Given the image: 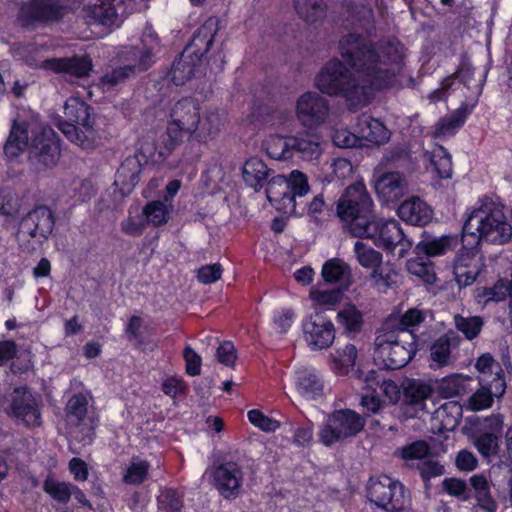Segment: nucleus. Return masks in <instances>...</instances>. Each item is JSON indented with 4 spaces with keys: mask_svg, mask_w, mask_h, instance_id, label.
I'll use <instances>...</instances> for the list:
<instances>
[{
    "mask_svg": "<svg viewBox=\"0 0 512 512\" xmlns=\"http://www.w3.org/2000/svg\"><path fill=\"white\" fill-rule=\"evenodd\" d=\"M249 422L264 432H275L280 428V422L266 416L259 409H251L247 413Z\"/></svg>",
    "mask_w": 512,
    "mask_h": 512,
    "instance_id": "nucleus-58",
    "label": "nucleus"
},
{
    "mask_svg": "<svg viewBox=\"0 0 512 512\" xmlns=\"http://www.w3.org/2000/svg\"><path fill=\"white\" fill-rule=\"evenodd\" d=\"M170 118L176 128H199V103L191 97L180 99L171 109Z\"/></svg>",
    "mask_w": 512,
    "mask_h": 512,
    "instance_id": "nucleus-24",
    "label": "nucleus"
},
{
    "mask_svg": "<svg viewBox=\"0 0 512 512\" xmlns=\"http://www.w3.org/2000/svg\"><path fill=\"white\" fill-rule=\"evenodd\" d=\"M459 238L457 235H442L441 237L425 238L419 241L415 248L414 253L417 256H424L429 259L430 257H438L453 251L459 245Z\"/></svg>",
    "mask_w": 512,
    "mask_h": 512,
    "instance_id": "nucleus-27",
    "label": "nucleus"
},
{
    "mask_svg": "<svg viewBox=\"0 0 512 512\" xmlns=\"http://www.w3.org/2000/svg\"><path fill=\"white\" fill-rule=\"evenodd\" d=\"M72 484L71 482L57 481L48 475L43 481L42 489L54 501L66 505L71 499Z\"/></svg>",
    "mask_w": 512,
    "mask_h": 512,
    "instance_id": "nucleus-41",
    "label": "nucleus"
},
{
    "mask_svg": "<svg viewBox=\"0 0 512 512\" xmlns=\"http://www.w3.org/2000/svg\"><path fill=\"white\" fill-rule=\"evenodd\" d=\"M295 389L306 400H318L324 395V379L316 369L304 368L296 373Z\"/></svg>",
    "mask_w": 512,
    "mask_h": 512,
    "instance_id": "nucleus-23",
    "label": "nucleus"
},
{
    "mask_svg": "<svg viewBox=\"0 0 512 512\" xmlns=\"http://www.w3.org/2000/svg\"><path fill=\"white\" fill-rule=\"evenodd\" d=\"M274 170L259 157L248 158L242 167V178L244 183L256 192L264 188L267 181L274 174Z\"/></svg>",
    "mask_w": 512,
    "mask_h": 512,
    "instance_id": "nucleus-25",
    "label": "nucleus"
},
{
    "mask_svg": "<svg viewBox=\"0 0 512 512\" xmlns=\"http://www.w3.org/2000/svg\"><path fill=\"white\" fill-rule=\"evenodd\" d=\"M150 463L147 460L134 457L123 475V482L127 485H140L149 475Z\"/></svg>",
    "mask_w": 512,
    "mask_h": 512,
    "instance_id": "nucleus-48",
    "label": "nucleus"
},
{
    "mask_svg": "<svg viewBox=\"0 0 512 512\" xmlns=\"http://www.w3.org/2000/svg\"><path fill=\"white\" fill-rule=\"evenodd\" d=\"M183 358L186 374L192 377L200 375L202 358L191 346L188 345L184 348Z\"/></svg>",
    "mask_w": 512,
    "mask_h": 512,
    "instance_id": "nucleus-64",
    "label": "nucleus"
},
{
    "mask_svg": "<svg viewBox=\"0 0 512 512\" xmlns=\"http://www.w3.org/2000/svg\"><path fill=\"white\" fill-rule=\"evenodd\" d=\"M336 320L347 335L353 336L361 332L364 324L363 313L354 304H346L339 310Z\"/></svg>",
    "mask_w": 512,
    "mask_h": 512,
    "instance_id": "nucleus-35",
    "label": "nucleus"
},
{
    "mask_svg": "<svg viewBox=\"0 0 512 512\" xmlns=\"http://www.w3.org/2000/svg\"><path fill=\"white\" fill-rule=\"evenodd\" d=\"M367 233L362 238H368L388 253L403 258L412 248V241L404 234L401 224L395 219L379 218L376 215L367 223Z\"/></svg>",
    "mask_w": 512,
    "mask_h": 512,
    "instance_id": "nucleus-6",
    "label": "nucleus"
},
{
    "mask_svg": "<svg viewBox=\"0 0 512 512\" xmlns=\"http://www.w3.org/2000/svg\"><path fill=\"white\" fill-rule=\"evenodd\" d=\"M291 137L273 134L266 137L261 145L266 155L273 160L292 159Z\"/></svg>",
    "mask_w": 512,
    "mask_h": 512,
    "instance_id": "nucleus-31",
    "label": "nucleus"
},
{
    "mask_svg": "<svg viewBox=\"0 0 512 512\" xmlns=\"http://www.w3.org/2000/svg\"><path fill=\"white\" fill-rule=\"evenodd\" d=\"M65 414L68 420L79 425L84 421L88 411V400L83 393L73 394L66 403Z\"/></svg>",
    "mask_w": 512,
    "mask_h": 512,
    "instance_id": "nucleus-46",
    "label": "nucleus"
},
{
    "mask_svg": "<svg viewBox=\"0 0 512 512\" xmlns=\"http://www.w3.org/2000/svg\"><path fill=\"white\" fill-rule=\"evenodd\" d=\"M345 62L329 59L316 74L315 87L324 95L341 97L350 111L368 106L375 92L395 87L403 66V56L391 43L380 46L368 37L348 33L338 42Z\"/></svg>",
    "mask_w": 512,
    "mask_h": 512,
    "instance_id": "nucleus-1",
    "label": "nucleus"
},
{
    "mask_svg": "<svg viewBox=\"0 0 512 512\" xmlns=\"http://www.w3.org/2000/svg\"><path fill=\"white\" fill-rule=\"evenodd\" d=\"M66 13V6L61 0H31L20 10L24 26L47 25L61 21Z\"/></svg>",
    "mask_w": 512,
    "mask_h": 512,
    "instance_id": "nucleus-12",
    "label": "nucleus"
},
{
    "mask_svg": "<svg viewBox=\"0 0 512 512\" xmlns=\"http://www.w3.org/2000/svg\"><path fill=\"white\" fill-rule=\"evenodd\" d=\"M55 212L47 205H36L23 215L18 224L17 239L23 252L33 253L49 239L55 228Z\"/></svg>",
    "mask_w": 512,
    "mask_h": 512,
    "instance_id": "nucleus-5",
    "label": "nucleus"
},
{
    "mask_svg": "<svg viewBox=\"0 0 512 512\" xmlns=\"http://www.w3.org/2000/svg\"><path fill=\"white\" fill-rule=\"evenodd\" d=\"M303 338L312 351L328 349L336 336L333 321L324 312H314L301 323Z\"/></svg>",
    "mask_w": 512,
    "mask_h": 512,
    "instance_id": "nucleus-10",
    "label": "nucleus"
},
{
    "mask_svg": "<svg viewBox=\"0 0 512 512\" xmlns=\"http://www.w3.org/2000/svg\"><path fill=\"white\" fill-rule=\"evenodd\" d=\"M67 140L84 150L96 148L101 143L100 130H60Z\"/></svg>",
    "mask_w": 512,
    "mask_h": 512,
    "instance_id": "nucleus-42",
    "label": "nucleus"
},
{
    "mask_svg": "<svg viewBox=\"0 0 512 512\" xmlns=\"http://www.w3.org/2000/svg\"><path fill=\"white\" fill-rule=\"evenodd\" d=\"M31 130H10V134L4 145V154L9 159L18 157L25 150L29 151Z\"/></svg>",
    "mask_w": 512,
    "mask_h": 512,
    "instance_id": "nucleus-40",
    "label": "nucleus"
},
{
    "mask_svg": "<svg viewBox=\"0 0 512 512\" xmlns=\"http://www.w3.org/2000/svg\"><path fill=\"white\" fill-rule=\"evenodd\" d=\"M213 22H205L194 33L189 44L173 61L170 76L176 86L184 85L191 80L200 67L204 55L211 49L217 29Z\"/></svg>",
    "mask_w": 512,
    "mask_h": 512,
    "instance_id": "nucleus-4",
    "label": "nucleus"
},
{
    "mask_svg": "<svg viewBox=\"0 0 512 512\" xmlns=\"http://www.w3.org/2000/svg\"><path fill=\"white\" fill-rule=\"evenodd\" d=\"M407 269L409 273L419 277L426 284H434L437 279L434 264L422 256L410 259L407 262Z\"/></svg>",
    "mask_w": 512,
    "mask_h": 512,
    "instance_id": "nucleus-49",
    "label": "nucleus"
},
{
    "mask_svg": "<svg viewBox=\"0 0 512 512\" xmlns=\"http://www.w3.org/2000/svg\"><path fill=\"white\" fill-rule=\"evenodd\" d=\"M399 273L390 263H381L370 273L371 285L379 292L386 293L387 290L397 286Z\"/></svg>",
    "mask_w": 512,
    "mask_h": 512,
    "instance_id": "nucleus-33",
    "label": "nucleus"
},
{
    "mask_svg": "<svg viewBox=\"0 0 512 512\" xmlns=\"http://www.w3.org/2000/svg\"><path fill=\"white\" fill-rule=\"evenodd\" d=\"M10 128H51L42 121L41 115L29 106H15L11 111Z\"/></svg>",
    "mask_w": 512,
    "mask_h": 512,
    "instance_id": "nucleus-32",
    "label": "nucleus"
},
{
    "mask_svg": "<svg viewBox=\"0 0 512 512\" xmlns=\"http://www.w3.org/2000/svg\"><path fill=\"white\" fill-rule=\"evenodd\" d=\"M431 449L425 440H415L407 445L397 448L394 456L403 460L407 466L415 460H423L430 455Z\"/></svg>",
    "mask_w": 512,
    "mask_h": 512,
    "instance_id": "nucleus-39",
    "label": "nucleus"
},
{
    "mask_svg": "<svg viewBox=\"0 0 512 512\" xmlns=\"http://www.w3.org/2000/svg\"><path fill=\"white\" fill-rule=\"evenodd\" d=\"M444 491L450 496L468 501L472 498L471 489H469L465 480L460 478L450 477L445 478L442 482Z\"/></svg>",
    "mask_w": 512,
    "mask_h": 512,
    "instance_id": "nucleus-56",
    "label": "nucleus"
},
{
    "mask_svg": "<svg viewBox=\"0 0 512 512\" xmlns=\"http://www.w3.org/2000/svg\"><path fill=\"white\" fill-rule=\"evenodd\" d=\"M507 297L511 298L512 306V289L509 281L506 279H499L492 287H484L477 295L479 303L500 302Z\"/></svg>",
    "mask_w": 512,
    "mask_h": 512,
    "instance_id": "nucleus-43",
    "label": "nucleus"
},
{
    "mask_svg": "<svg viewBox=\"0 0 512 512\" xmlns=\"http://www.w3.org/2000/svg\"><path fill=\"white\" fill-rule=\"evenodd\" d=\"M157 503L163 512H181L184 507L183 495L175 488H166L157 497Z\"/></svg>",
    "mask_w": 512,
    "mask_h": 512,
    "instance_id": "nucleus-53",
    "label": "nucleus"
},
{
    "mask_svg": "<svg viewBox=\"0 0 512 512\" xmlns=\"http://www.w3.org/2000/svg\"><path fill=\"white\" fill-rule=\"evenodd\" d=\"M499 436L494 432H483L475 437L474 446L478 452L489 457L498 451Z\"/></svg>",
    "mask_w": 512,
    "mask_h": 512,
    "instance_id": "nucleus-55",
    "label": "nucleus"
},
{
    "mask_svg": "<svg viewBox=\"0 0 512 512\" xmlns=\"http://www.w3.org/2000/svg\"><path fill=\"white\" fill-rule=\"evenodd\" d=\"M266 189V197L267 200L274 205L278 210H290V205H288V186H287V177L283 175H275V173L270 177V179L265 184Z\"/></svg>",
    "mask_w": 512,
    "mask_h": 512,
    "instance_id": "nucleus-29",
    "label": "nucleus"
},
{
    "mask_svg": "<svg viewBox=\"0 0 512 512\" xmlns=\"http://www.w3.org/2000/svg\"><path fill=\"white\" fill-rule=\"evenodd\" d=\"M43 67L55 74L82 79L90 75L93 70V61L88 54H74L66 57L48 58L43 62Z\"/></svg>",
    "mask_w": 512,
    "mask_h": 512,
    "instance_id": "nucleus-16",
    "label": "nucleus"
},
{
    "mask_svg": "<svg viewBox=\"0 0 512 512\" xmlns=\"http://www.w3.org/2000/svg\"><path fill=\"white\" fill-rule=\"evenodd\" d=\"M287 186L289 197H286V200L288 201V205H290V212H295L296 197H303L310 190L308 178L303 172L294 170L290 173L289 177H287Z\"/></svg>",
    "mask_w": 512,
    "mask_h": 512,
    "instance_id": "nucleus-38",
    "label": "nucleus"
},
{
    "mask_svg": "<svg viewBox=\"0 0 512 512\" xmlns=\"http://www.w3.org/2000/svg\"><path fill=\"white\" fill-rule=\"evenodd\" d=\"M331 172L327 174L324 181L333 182L335 179L344 180L353 173V166L346 158H335L330 164Z\"/></svg>",
    "mask_w": 512,
    "mask_h": 512,
    "instance_id": "nucleus-59",
    "label": "nucleus"
},
{
    "mask_svg": "<svg viewBox=\"0 0 512 512\" xmlns=\"http://www.w3.org/2000/svg\"><path fill=\"white\" fill-rule=\"evenodd\" d=\"M467 104L463 103L459 108L449 114L443 122L437 123L434 128H459L470 114Z\"/></svg>",
    "mask_w": 512,
    "mask_h": 512,
    "instance_id": "nucleus-62",
    "label": "nucleus"
},
{
    "mask_svg": "<svg viewBox=\"0 0 512 512\" xmlns=\"http://www.w3.org/2000/svg\"><path fill=\"white\" fill-rule=\"evenodd\" d=\"M29 158L43 168L54 167L61 156V140L56 130H31Z\"/></svg>",
    "mask_w": 512,
    "mask_h": 512,
    "instance_id": "nucleus-11",
    "label": "nucleus"
},
{
    "mask_svg": "<svg viewBox=\"0 0 512 512\" xmlns=\"http://www.w3.org/2000/svg\"><path fill=\"white\" fill-rule=\"evenodd\" d=\"M365 132L366 130H359ZM368 134H355L352 130H333L331 135L333 143L340 148H362L380 146L387 143L392 130H367Z\"/></svg>",
    "mask_w": 512,
    "mask_h": 512,
    "instance_id": "nucleus-15",
    "label": "nucleus"
},
{
    "mask_svg": "<svg viewBox=\"0 0 512 512\" xmlns=\"http://www.w3.org/2000/svg\"><path fill=\"white\" fill-rule=\"evenodd\" d=\"M42 400L29 387H16L9 405V415L27 429L39 428L43 424Z\"/></svg>",
    "mask_w": 512,
    "mask_h": 512,
    "instance_id": "nucleus-9",
    "label": "nucleus"
},
{
    "mask_svg": "<svg viewBox=\"0 0 512 512\" xmlns=\"http://www.w3.org/2000/svg\"><path fill=\"white\" fill-rule=\"evenodd\" d=\"M143 215L146 224L155 227L166 224L169 220V211L164 202L159 200L149 201L143 207Z\"/></svg>",
    "mask_w": 512,
    "mask_h": 512,
    "instance_id": "nucleus-50",
    "label": "nucleus"
},
{
    "mask_svg": "<svg viewBox=\"0 0 512 512\" xmlns=\"http://www.w3.org/2000/svg\"><path fill=\"white\" fill-rule=\"evenodd\" d=\"M432 393L431 384L420 379H408L403 387V402L410 406L421 405L432 396Z\"/></svg>",
    "mask_w": 512,
    "mask_h": 512,
    "instance_id": "nucleus-34",
    "label": "nucleus"
},
{
    "mask_svg": "<svg viewBox=\"0 0 512 512\" xmlns=\"http://www.w3.org/2000/svg\"><path fill=\"white\" fill-rule=\"evenodd\" d=\"M425 155L439 178L449 179L452 177V157L445 147L436 145L432 151L426 152Z\"/></svg>",
    "mask_w": 512,
    "mask_h": 512,
    "instance_id": "nucleus-36",
    "label": "nucleus"
},
{
    "mask_svg": "<svg viewBox=\"0 0 512 512\" xmlns=\"http://www.w3.org/2000/svg\"><path fill=\"white\" fill-rule=\"evenodd\" d=\"M374 187L383 202H398L407 192V181L398 171L384 172L375 180Z\"/></svg>",
    "mask_w": 512,
    "mask_h": 512,
    "instance_id": "nucleus-20",
    "label": "nucleus"
},
{
    "mask_svg": "<svg viewBox=\"0 0 512 512\" xmlns=\"http://www.w3.org/2000/svg\"><path fill=\"white\" fill-rule=\"evenodd\" d=\"M161 134L158 136V141L151 147L145 148L144 145H140L139 152L143 157L153 156L158 153L159 157L165 158L173 150L176 149L180 144L183 143L184 139L190 140L194 137L200 136L198 132L201 130H161Z\"/></svg>",
    "mask_w": 512,
    "mask_h": 512,
    "instance_id": "nucleus-18",
    "label": "nucleus"
},
{
    "mask_svg": "<svg viewBox=\"0 0 512 512\" xmlns=\"http://www.w3.org/2000/svg\"><path fill=\"white\" fill-rule=\"evenodd\" d=\"M330 105L327 99L316 92H305L296 101V116L305 128H313L325 122Z\"/></svg>",
    "mask_w": 512,
    "mask_h": 512,
    "instance_id": "nucleus-13",
    "label": "nucleus"
},
{
    "mask_svg": "<svg viewBox=\"0 0 512 512\" xmlns=\"http://www.w3.org/2000/svg\"><path fill=\"white\" fill-rule=\"evenodd\" d=\"M397 214L404 222L423 227L433 218L432 208L419 197L405 200L397 209Z\"/></svg>",
    "mask_w": 512,
    "mask_h": 512,
    "instance_id": "nucleus-22",
    "label": "nucleus"
},
{
    "mask_svg": "<svg viewBox=\"0 0 512 512\" xmlns=\"http://www.w3.org/2000/svg\"><path fill=\"white\" fill-rule=\"evenodd\" d=\"M477 248H469L462 244V249L453 261V275L459 287L472 285L481 272Z\"/></svg>",
    "mask_w": 512,
    "mask_h": 512,
    "instance_id": "nucleus-17",
    "label": "nucleus"
},
{
    "mask_svg": "<svg viewBox=\"0 0 512 512\" xmlns=\"http://www.w3.org/2000/svg\"><path fill=\"white\" fill-rule=\"evenodd\" d=\"M323 144L318 130H300L291 137L292 158L297 156L304 161L317 160L323 153Z\"/></svg>",
    "mask_w": 512,
    "mask_h": 512,
    "instance_id": "nucleus-19",
    "label": "nucleus"
},
{
    "mask_svg": "<svg viewBox=\"0 0 512 512\" xmlns=\"http://www.w3.org/2000/svg\"><path fill=\"white\" fill-rule=\"evenodd\" d=\"M342 295V290L336 288L332 290L312 291L310 297L316 305L328 308L337 305L341 301Z\"/></svg>",
    "mask_w": 512,
    "mask_h": 512,
    "instance_id": "nucleus-60",
    "label": "nucleus"
},
{
    "mask_svg": "<svg viewBox=\"0 0 512 512\" xmlns=\"http://www.w3.org/2000/svg\"><path fill=\"white\" fill-rule=\"evenodd\" d=\"M451 356V341L447 334L438 337L430 346V359L439 367L449 363Z\"/></svg>",
    "mask_w": 512,
    "mask_h": 512,
    "instance_id": "nucleus-52",
    "label": "nucleus"
},
{
    "mask_svg": "<svg viewBox=\"0 0 512 512\" xmlns=\"http://www.w3.org/2000/svg\"><path fill=\"white\" fill-rule=\"evenodd\" d=\"M212 475L214 486L224 499H235L240 495L244 474L236 462L219 464L214 468Z\"/></svg>",
    "mask_w": 512,
    "mask_h": 512,
    "instance_id": "nucleus-14",
    "label": "nucleus"
},
{
    "mask_svg": "<svg viewBox=\"0 0 512 512\" xmlns=\"http://www.w3.org/2000/svg\"><path fill=\"white\" fill-rule=\"evenodd\" d=\"M405 494V486L385 474L370 477L366 486L368 501L385 512H403L407 503Z\"/></svg>",
    "mask_w": 512,
    "mask_h": 512,
    "instance_id": "nucleus-8",
    "label": "nucleus"
},
{
    "mask_svg": "<svg viewBox=\"0 0 512 512\" xmlns=\"http://www.w3.org/2000/svg\"><path fill=\"white\" fill-rule=\"evenodd\" d=\"M347 268L341 260L333 258L324 263L321 275L326 283H338L344 278Z\"/></svg>",
    "mask_w": 512,
    "mask_h": 512,
    "instance_id": "nucleus-57",
    "label": "nucleus"
},
{
    "mask_svg": "<svg viewBox=\"0 0 512 512\" xmlns=\"http://www.w3.org/2000/svg\"><path fill=\"white\" fill-rule=\"evenodd\" d=\"M366 418L353 409H335L328 414L319 431L321 443L327 447L337 442L356 437L364 430Z\"/></svg>",
    "mask_w": 512,
    "mask_h": 512,
    "instance_id": "nucleus-7",
    "label": "nucleus"
},
{
    "mask_svg": "<svg viewBox=\"0 0 512 512\" xmlns=\"http://www.w3.org/2000/svg\"><path fill=\"white\" fill-rule=\"evenodd\" d=\"M354 252L358 263L364 268L373 270L383 262V256L379 251L361 241L355 242Z\"/></svg>",
    "mask_w": 512,
    "mask_h": 512,
    "instance_id": "nucleus-51",
    "label": "nucleus"
},
{
    "mask_svg": "<svg viewBox=\"0 0 512 512\" xmlns=\"http://www.w3.org/2000/svg\"><path fill=\"white\" fill-rule=\"evenodd\" d=\"M187 389V384L183 378L177 376H168L161 384L162 392L173 399L186 395Z\"/></svg>",
    "mask_w": 512,
    "mask_h": 512,
    "instance_id": "nucleus-61",
    "label": "nucleus"
},
{
    "mask_svg": "<svg viewBox=\"0 0 512 512\" xmlns=\"http://www.w3.org/2000/svg\"><path fill=\"white\" fill-rule=\"evenodd\" d=\"M454 323L456 329L469 341L476 339L484 327V319L477 315L465 317L457 314Z\"/></svg>",
    "mask_w": 512,
    "mask_h": 512,
    "instance_id": "nucleus-44",
    "label": "nucleus"
},
{
    "mask_svg": "<svg viewBox=\"0 0 512 512\" xmlns=\"http://www.w3.org/2000/svg\"><path fill=\"white\" fill-rule=\"evenodd\" d=\"M294 8L299 18L309 25L322 22L327 16L324 0H294Z\"/></svg>",
    "mask_w": 512,
    "mask_h": 512,
    "instance_id": "nucleus-30",
    "label": "nucleus"
},
{
    "mask_svg": "<svg viewBox=\"0 0 512 512\" xmlns=\"http://www.w3.org/2000/svg\"><path fill=\"white\" fill-rule=\"evenodd\" d=\"M295 312L292 308H282L273 312V323L275 329L280 333H287L295 320Z\"/></svg>",
    "mask_w": 512,
    "mask_h": 512,
    "instance_id": "nucleus-63",
    "label": "nucleus"
},
{
    "mask_svg": "<svg viewBox=\"0 0 512 512\" xmlns=\"http://www.w3.org/2000/svg\"><path fill=\"white\" fill-rule=\"evenodd\" d=\"M357 354V348L351 343L337 349L332 355L331 369L337 375H347L355 365Z\"/></svg>",
    "mask_w": 512,
    "mask_h": 512,
    "instance_id": "nucleus-37",
    "label": "nucleus"
},
{
    "mask_svg": "<svg viewBox=\"0 0 512 512\" xmlns=\"http://www.w3.org/2000/svg\"><path fill=\"white\" fill-rule=\"evenodd\" d=\"M512 239V225L507 221L504 205L490 197L480 199V205L467 214L461 231V244L470 249L484 241L506 244Z\"/></svg>",
    "mask_w": 512,
    "mask_h": 512,
    "instance_id": "nucleus-2",
    "label": "nucleus"
},
{
    "mask_svg": "<svg viewBox=\"0 0 512 512\" xmlns=\"http://www.w3.org/2000/svg\"><path fill=\"white\" fill-rule=\"evenodd\" d=\"M20 201L8 187H0V215L15 219L19 215Z\"/></svg>",
    "mask_w": 512,
    "mask_h": 512,
    "instance_id": "nucleus-54",
    "label": "nucleus"
},
{
    "mask_svg": "<svg viewBox=\"0 0 512 512\" xmlns=\"http://www.w3.org/2000/svg\"><path fill=\"white\" fill-rule=\"evenodd\" d=\"M142 163L137 154L130 155L120 164L115 174L114 185L121 196L132 193L140 181Z\"/></svg>",
    "mask_w": 512,
    "mask_h": 512,
    "instance_id": "nucleus-21",
    "label": "nucleus"
},
{
    "mask_svg": "<svg viewBox=\"0 0 512 512\" xmlns=\"http://www.w3.org/2000/svg\"><path fill=\"white\" fill-rule=\"evenodd\" d=\"M135 70L134 65H124L113 68L99 78L98 85L103 91H109L134 75Z\"/></svg>",
    "mask_w": 512,
    "mask_h": 512,
    "instance_id": "nucleus-45",
    "label": "nucleus"
},
{
    "mask_svg": "<svg viewBox=\"0 0 512 512\" xmlns=\"http://www.w3.org/2000/svg\"><path fill=\"white\" fill-rule=\"evenodd\" d=\"M412 342L409 343L408 347L399 341L388 343L382 347V353L385 355L384 363L387 369L397 370L405 367L415 356V335H410Z\"/></svg>",
    "mask_w": 512,
    "mask_h": 512,
    "instance_id": "nucleus-26",
    "label": "nucleus"
},
{
    "mask_svg": "<svg viewBox=\"0 0 512 512\" xmlns=\"http://www.w3.org/2000/svg\"><path fill=\"white\" fill-rule=\"evenodd\" d=\"M462 407L456 401H448L442 404L436 411L437 418L442 427L447 430L454 429L462 418Z\"/></svg>",
    "mask_w": 512,
    "mask_h": 512,
    "instance_id": "nucleus-47",
    "label": "nucleus"
},
{
    "mask_svg": "<svg viewBox=\"0 0 512 512\" xmlns=\"http://www.w3.org/2000/svg\"><path fill=\"white\" fill-rule=\"evenodd\" d=\"M65 125L69 128H92L88 122L90 119V106L78 98H69L64 105Z\"/></svg>",
    "mask_w": 512,
    "mask_h": 512,
    "instance_id": "nucleus-28",
    "label": "nucleus"
},
{
    "mask_svg": "<svg viewBox=\"0 0 512 512\" xmlns=\"http://www.w3.org/2000/svg\"><path fill=\"white\" fill-rule=\"evenodd\" d=\"M336 213L344 229L354 237L367 233V223L372 220L374 203L362 181L349 185L340 196Z\"/></svg>",
    "mask_w": 512,
    "mask_h": 512,
    "instance_id": "nucleus-3",
    "label": "nucleus"
}]
</instances>
